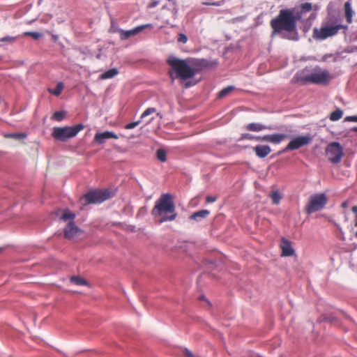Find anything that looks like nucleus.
Segmentation results:
<instances>
[{
  "label": "nucleus",
  "mask_w": 357,
  "mask_h": 357,
  "mask_svg": "<svg viewBox=\"0 0 357 357\" xmlns=\"http://www.w3.org/2000/svg\"><path fill=\"white\" fill-rule=\"evenodd\" d=\"M119 29L118 27H116L113 24H112L111 27H110V31L111 32H119Z\"/></svg>",
  "instance_id": "79ce46f5"
},
{
  "label": "nucleus",
  "mask_w": 357,
  "mask_h": 357,
  "mask_svg": "<svg viewBox=\"0 0 357 357\" xmlns=\"http://www.w3.org/2000/svg\"><path fill=\"white\" fill-rule=\"evenodd\" d=\"M312 141V137L307 134L306 135L298 136L293 138L286 146L284 151L296 150L299 148L309 144Z\"/></svg>",
  "instance_id": "9d476101"
},
{
  "label": "nucleus",
  "mask_w": 357,
  "mask_h": 357,
  "mask_svg": "<svg viewBox=\"0 0 357 357\" xmlns=\"http://www.w3.org/2000/svg\"><path fill=\"white\" fill-rule=\"evenodd\" d=\"M118 73H119V71L116 68H111V69L102 73L100 75V78L102 79H111V78H113L114 76H116L118 74Z\"/></svg>",
  "instance_id": "6ab92c4d"
},
{
  "label": "nucleus",
  "mask_w": 357,
  "mask_h": 357,
  "mask_svg": "<svg viewBox=\"0 0 357 357\" xmlns=\"http://www.w3.org/2000/svg\"><path fill=\"white\" fill-rule=\"evenodd\" d=\"M280 248L282 250L281 256L282 257H291L295 254V250L292 248L291 242L284 238L281 240Z\"/></svg>",
  "instance_id": "f8f14e48"
},
{
  "label": "nucleus",
  "mask_w": 357,
  "mask_h": 357,
  "mask_svg": "<svg viewBox=\"0 0 357 357\" xmlns=\"http://www.w3.org/2000/svg\"><path fill=\"white\" fill-rule=\"evenodd\" d=\"M245 129L249 131L259 132L266 129L271 130V128L259 123H251L246 125Z\"/></svg>",
  "instance_id": "f3484780"
},
{
  "label": "nucleus",
  "mask_w": 357,
  "mask_h": 357,
  "mask_svg": "<svg viewBox=\"0 0 357 357\" xmlns=\"http://www.w3.org/2000/svg\"><path fill=\"white\" fill-rule=\"evenodd\" d=\"M299 15L291 9H282L278 15L271 21L273 29L272 37L275 34H282V38L292 40H298L296 21Z\"/></svg>",
  "instance_id": "f257e3e1"
},
{
  "label": "nucleus",
  "mask_w": 357,
  "mask_h": 357,
  "mask_svg": "<svg viewBox=\"0 0 357 357\" xmlns=\"http://www.w3.org/2000/svg\"><path fill=\"white\" fill-rule=\"evenodd\" d=\"M204 4L219 6L221 5V2H214V3H204Z\"/></svg>",
  "instance_id": "c03bdc74"
},
{
  "label": "nucleus",
  "mask_w": 357,
  "mask_h": 357,
  "mask_svg": "<svg viewBox=\"0 0 357 357\" xmlns=\"http://www.w3.org/2000/svg\"><path fill=\"white\" fill-rule=\"evenodd\" d=\"M152 214L159 223L172 221L176 218L175 206L170 195L164 194L160 197L152 210Z\"/></svg>",
  "instance_id": "7ed1b4c3"
},
{
  "label": "nucleus",
  "mask_w": 357,
  "mask_h": 357,
  "mask_svg": "<svg viewBox=\"0 0 357 357\" xmlns=\"http://www.w3.org/2000/svg\"><path fill=\"white\" fill-rule=\"evenodd\" d=\"M15 37L11 36H5L3 38H0L1 42H8V43H13L15 40Z\"/></svg>",
  "instance_id": "72a5a7b5"
},
{
  "label": "nucleus",
  "mask_w": 357,
  "mask_h": 357,
  "mask_svg": "<svg viewBox=\"0 0 357 357\" xmlns=\"http://www.w3.org/2000/svg\"><path fill=\"white\" fill-rule=\"evenodd\" d=\"M270 197L273 204H278L282 199V195L278 190L273 191Z\"/></svg>",
  "instance_id": "393cba45"
},
{
  "label": "nucleus",
  "mask_w": 357,
  "mask_h": 357,
  "mask_svg": "<svg viewBox=\"0 0 357 357\" xmlns=\"http://www.w3.org/2000/svg\"><path fill=\"white\" fill-rule=\"evenodd\" d=\"M110 197L109 190H96L86 193L83 199L86 204H100Z\"/></svg>",
  "instance_id": "1a4fd4ad"
},
{
  "label": "nucleus",
  "mask_w": 357,
  "mask_h": 357,
  "mask_svg": "<svg viewBox=\"0 0 357 357\" xmlns=\"http://www.w3.org/2000/svg\"><path fill=\"white\" fill-rule=\"evenodd\" d=\"M327 197L324 193L316 194L311 196L308 204L306 206V211L310 214L322 209L326 204Z\"/></svg>",
  "instance_id": "6e6552de"
},
{
  "label": "nucleus",
  "mask_w": 357,
  "mask_h": 357,
  "mask_svg": "<svg viewBox=\"0 0 357 357\" xmlns=\"http://www.w3.org/2000/svg\"><path fill=\"white\" fill-rule=\"evenodd\" d=\"M291 10H294L296 15H298L299 19H301L304 14L312 10V4L309 2H305L301 3L299 7L292 8Z\"/></svg>",
  "instance_id": "2eb2a0df"
},
{
  "label": "nucleus",
  "mask_w": 357,
  "mask_h": 357,
  "mask_svg": "<svg viewBox=\"0 0 357 357\" xmlns=\"http://www.w3.org/2000/svg\"><path fill=\"white\" fill-rule=\"evenodd\" d=\"M70 282L78 285V286H89V283L86 280H84L83 278L78 276V275H74L72 276L70 279Z\"/></svg>",
  "instance_id": "aec40b11"
},
{
  "label": "nucleus",
  "mask_w": 357,
  "mask_h": 357,
  "mask_svg": "<svg viewBox=\"0 0 357 357\" xmlns=\"http://www.w3.org/2000/svg\"><path fill=\"white\" fill-rule=\"evenodd\" d=\"M120 38L121 40H126L131 36L134 35V29H130L128 31H124L123 29H119Z\"/></svg>",
  "instance_id": "bb28decb"
},
{
  "label": "nucleus",
  "mask_w": 357,
  "mask_h": 357,
  "mask_svg": "<svg viewBox=\"0 0 357 357\" xmlns=\"http://www.w3.org/2000/svg\"><path fill=\"white\" fill-rule=\"evenodd\" d=\"M234 87L232 86H227L219 92L218 96L219 98H223L229 94L231 91H232Z\"/></svg>",
  "instance_id": "7c9ffc66"
},
{
  "label": "nucleus",
  "mask_w": 357,
  "mask_h": 357,
  "mask_svg": "<svg viewBox=\"0 0 357 357\" xmlns=\"http://www.w3.org/2000/svg\"><path fill=\"white\" fill-rule=\"evenodd\" d=\"M178 41L184 44L188 41V38L184 33H179Z\"/></svg>",
  "instance_id": "f704fd0d"
},
{
  "label": "nucleus",
  "mask_w": 357,
  "mask_h": 357,
  "mask_svg": "<svg viewBox=\"0 0 357 357\" xmlns=\"http://www.w3.org/2000/svg\"><path fill=\"white\" fill-rule=\"evenodd\" d=\"M216 199H217V197H215V196H208V197H206V202H209V203L214 202L216 201Z\"/></svg>",
  "instance_id": "a19ab883"
},
{
  "label": "nucleus",
  "mask_w": 357,
  "mask_h": 357,
  "mask_svg": "<svg viewBox=\"0 0 357 357\" xmlns=\"http://www.w3.org/2000/svg\"><path fill=\"white\" fill-rule=\"evenodd\" d=\"M344 121L357 122V116H348L344 118Z\"/></svg>",
  "instance_id": "ea45409f"
},
{
  "label": "nucleus",
  "mask_w": 357,
  "mask_h": 357,
  "mask_svg": "<svg viewBox=\"0 0 357 357\" xmlns=\"http://www.w3.org/2000/svg\"><path fill=\"white\" fill-rule=\"evenodd\" d=\"M75 218V214L74 213H72L70 211H66L61 217V220H64V221L70 220V221H73Z\"/></svg>",
  "instance_id": "c85d7f7f"
},
{
  "label": "nucleus",
  "mask_w": 357,
  "mask_h": 357,
  "mask_svg": "<svg viewBox=\"0 0 357 357\" xmlns=\"http://www.w3.org/2000/svg\"><path fill=\"white\" fill-rule=\"evenodd\" d=\"M167 62L171 68L169 73L172 81L176 78L185 80L192 77L196 73L195 69L188 65L186 60L172 55L168 57Z\"/></svg>",
  "instance_id": "20e7f679"
},
{
  "label": "nucleus",
  "mask_w": 357,
  "mask_h": 357,
  "mask_svg": "<svg viewBox=\"0 0 357 357\" xmlns=\"http://www.w3.org/2000/svg\"><path fill=\"white\" fill-rule=\"evenodd\" d=\"M326 155L330 162L337 164L344 155L343 148L338 142H331L326 148Z\"/></svg>",
  "instance_id": "0eeeda50"
},
{
  "label": "nucleus",
  "mask_w": 357,
  "mask_h": 357,
  "mask_svg": "<svg viewBox=\"0 0 357 357\" xmlns=\"http://www.w3.org/2000/svg\"><path fill=\"white\" fill-rule=\"evenodd\" d=\"M63 87L64 86L63 82H59L57 83L56 86L54 89H49L48 91L56 96H59L61 93Z\"/></svg>",
  "instance_id": "b1692460"
},
{
  "label": "nucleus",
  "mask_w": 357,
  "mask_h": 357,
  "mask_svg": "<svg viewBox=\"0 0 357 357\" xmlns=\"http://www.w3.org/2000/svg\"><path fill=\"white\" fill-rule=\"evenodd\" d=\"M298 81L303 83H311L319 85H326L332 79L331 73L319 66H310L303 68L296 75Z\"/></svg>",
  "instance_id": "f03ea898"
},
{
  "label": "nucleus",
  "mask_w": 357,
  "mask_h": 357,
  "mask_svg": "<svg viewBox=\"0 0 357 357\" xmlns=\"http://www.w3.org/2000/svg\"><path fill=\"white\" fill-rule=\"evenodd\" d=\"M344 28V26L337 21H327L324 22L320 28L313 29V38L318 40H324L335 36Z\"/></svg>",
  "instance_id": "39448f33"
},
{
  "label": "nucleus",
  "mask_w": 357,
  "mask_h": 357,
  "mask_svg": "<svg viewBox=\"0 0 357 357\" xmlns=\"http://www.w3.org/2000/svg\"><path fill=\"white\" fill-rule=\"evenodd\" d=\"M166 155L167 152L163 149H159L157 150L156 155L157 158L161 161V162H165L166 161Z\"/></svg>",
  "instance_id": "cd10ccee"
},
{
  "label": "nucleus",
  "mask_w": 357,
  "mask_h": 357,
  "mask_svg": "<svg viewBox=\"0 0 357 357\" xmlns=\"http://www.w3.org/2000/svg\"><path fill=\"white\" fill-rule=\"evenodd\" d=\"M253 150L256 155L260 158L266 157L271 152L268 145H257L253 148Z\"/></svg>",
  "instance_id": "dca6fc26"
},
{
  "label": "nucleus",
  "mask_w": 357,
  "mask_h": 357,
  "mask_svg": "<svg viewBox=\"0 0 357 357\" xmlns=\"http://www.w3.org/2000/svg\"><path fill=\"white\" fill-rule=\"evenodd\" d=\"M126 129H132L134 128V121L129 123L126 126Z\"/></svg>",
  "instance_id": "37998d69"
},
{
  "label": "nucleus",
  "mask_w": 357,
  "mask_h": 357,
  "mask_svg": "<svg viewBox=\"0 0 357 357\" xmlns=\"http://www.w3.org/2000/svg\"><path fill=\"white\" fill-rule=\"evenodd\" d=\"M256 137H257L256 136H254V135L248 134V133L243 134V135H242V137H241L242 139H250V140H252V139L256 140Z\"/></svg>",
  "instance_id": "58836bf2"
},
{
  "label": "nucleus",
  "mask_w": 357,
  "mask_h": 357,
  "mask_svg": "<svg viewBox=\"0 0 357 357\" xmlns=\"http://www.w3.org/2000/svg\"><path fill=\"white\" fill-rule=\"evenodd\" d=\"M80 229L75 225L74 221H70L64 229V236L66 238H73Z\"/></svg>",
  "instance_id": "ddd939ff"
},
{
  "label": "nucleus",
  "mask_w": 357,
  "mask_h": 357,
  "mask_svg": "<svg viewBox=\"0 0 357 357\" xmlns=\"http://www.w3.org/2000/svg\"><path fill=\"white\" fill-rule=\"evenodd\" d=\"M151 26V24H147L136 26L135 27V34L141 32L146 27Z\"/></svg>",
  "instance_id": "4c0bfd02"
},
{
  "label": "nucleus",
  "mask_w": 357,
  "mask_h": 357,
  "mask_svg": "<svg viewBox=\"0 0 357 357\" xmlns=\"http://www.w3.org/2000/svg\"><path fill=\"white\" fill-rule=\"evenodd\" d=\"M343 112L340 109H337L333 112L330 115V119L333 121H336L342 118Z\"/></svg>",
  "instance_id": "a878e982"
},
{
  "label": "nucleus",
  "mask_w": 357,
  "mask_h": 357,
  "mask_svg": "<svg viewBox=\"0 0 357 357\" xmlns=\"http://www.w3.org/2000/svg\"><path fill=\"white\" fill-rule=\"evenodd\" d=\"M209 213H210V212L208 210H201V211L194 213L190 216V219L196 220V221H199L202 219L206 218Z\"/></svg>",
  "instance_id": "a211bd4d"
},
{
  "label": "nucleus",
  "mask_w": 357,
  "mask_h": 357,
  "mask_svg": "<svg viewBox=\"0 0 357 357\" xmlns=\"http://www.w3.org/2000/svg\"><path fill=\"white\" fill-rule=\"evenodd\" d=\"M24 36H31L34 39L37 40L41 36V33L36 31H26L24 33Z\"/></svg>",
  "instance_id": "2f4dec72"
},
{
  "label": "nucleus",
  "mask_w": 357,
  "mask_h": 357,
  "mask_svg": "<svg viewBox=\"0 0 357 357\" xmlns=\"http://www.w3.org/2000/svg\"><path fill=\"white\" fill-rule=\"evenodd\" d=\"M331 56H332V55H331V54H326V55H324V56L322 57L321 61H327L328 58V57H331Z\"/></svg>",
  "instance_id": "a18cd8bd"
},
{
  "label": "nucleus",
  "mask_w": 357,
  "mask_h": 357,
  "mask_svg": "<svg viewBox=\"0 0 357 357\" xmlns=\"http://www.w3.org/2000/svg\"><path fill=\"white\" fill-rule=\"evenodd\" d=\"M155 110L154 108H148L141 115L140 120L135 121V127L138 126L140 123L149 124L153 119V116H152V114L155 113Z\"/></svg>",
  "instance_id": "4468645a"
},
{
  "label": "nucleus",
  "mask_w": 357,
  "mask_h": 357,
  "mask_svg": "<svg viewBox=\"0 0 357 357\" xmlns=\"http://www.w3.org/2000/svg\"><path fill=\"white\" fill-rule=\"evenodd\" d=\"M353 130L357 132V127L354 128Z\"/></svg>",
  "instance_id": "8fccbe9b"
},
{
  "label": "nucleus",
  "mask_w": 357,
  "mask_h": 357,
  "mask_svg": "<svg viewBox=\"0 0 357 357\" xmlns=\"http://www.w3.org/2000/svg\"><path fill=\"white\" fill-rule=\"evenodd\" d=\"M183 354L185 357H199L198 356L194 354L191 351H190L188 349H184L183 350Z\"/></svg>",
  "instance_id": "c9c22d12"
},
{
  "label": "nucleus",
  "mask_w": 357,
  "mask_h": 357,
  "mask_svg": "<svg viewBox=\"0 0 357 357\" xmlns=\"http://www.w3.org/2000/svg\"><path fill=\"white\" fill-rule=\"evenodd\" d=\"M153 2L150 4V7H155L158 4V1H155L154 0H152Z\"/></svg>",
  "instance_id": "49530a36"
},
{
  "label": "nucleus",
  "mask_w": 357,
  "mask_h": 357,
  "mask_svg": "<svg viewBox=\"0 0 357 357\" xmlns=\"http://www.w3.org/2000/svg\"><path fill=\"white\" fill-rule=\"evenodd\" d=\"M333 61L334 62H336V61H337V57H334V58H333Z\"/></svg>",
  "instance_id": "09e8293b"
},
{
  "label": "nucleus",
  "mask_w": 357,
  "mask_h": 357,
  "mask_svg": "<svg viewBox=\"0 0 357 357\" xmlns=\"http://www.w3.org/2000/svg\"><path fill=\"white\" fill-rule=\"evenodd\" d=\"M271 135H266L263 137L257 136V137H256V140L271 142Z\"/></svg>",
  "instance_id": "473e14b6"
},
{
  "label": "nucleus",
  "mask_w": 357,
  "mask_h": 357,
  "mask_svg": "<svg viewBox=\"0 0 357 357\" xmlns=\"http://www.w3.org/2000/svg\"><path fill=\"white\" fill-rule=\"evenodd\" d=\"M344 13H345V17L347 18V21L349 23L351 22L352 17H353V10L351 6V3L349 1H347L344 3Z\"/></svg>",
  "instance_id": "4be33fe9"
},
{
  "label": "nucleus",
  "mask_w": 357,
  "mask_h": 357,
  "mask_svg": "<svg viewBox=\"0 0 357 357\" xmlns=\"http://www.w3.org/2000/svg\"><path fill=\"white\" fill-rule=\"evenodd\" d=\"M3 137L6 138L23 139L26 138L27 135L25 132H6L3 134Z\"/></svg>",
  "instance_id": "412c9836"
},
{
  "label": "nucleus",
  "mask_w": 357,
  "mask_h": 357,
  "mask_svg": "<svg viewBox=\"0 0 357 357\" xmlns=\"http://www.w3.org/2000/svg\"><path fill=\"white\" fill-rule=\"evenodd\" d=\"M66 115L64 111L55 112L53 114V119L57 121H61Z\"/></svg>",
  "instance_id": "c756f323"
},
{
  "label": "nucleus",
  "mask_w": 357,
  "mask_h": 357,
  "mask_svg": "<svg viewBox=\"0 0 357 357\" xmlns=\"http://www.w3.org/2000/svg\"><path fill=\"white\" fill-rule=\"evenodd\" d=\"M351 211L353 213H354L356 214L354 226L356 227H357V206H353L351 208ZM355 236L357 238V230H356Z\"/></svg>",
  "instance_id": "e433bc0d"
},
{
  "label": "nucleus",
  "mask_w": 357,
  "mask_h": 357,
  "mask_svg": "<svg viewBox=\"0 0 357 357\" xmlns=\"http://www.w3.org/2000/svg\"><path fill=\"white\" fill-rule=\"evenodd\" d=\"M190 86H191V84L190 82H187L185 83V86L186 88L190 87Z\"/></svg>",
  "instance_id": "de8ad7c7"
},
{
  "label": "nucleus",
  "mask_w": 357,
  "mask_h": 357,
  "mask_svg": "<svg viewBox=\"0 0 357 357\" xmlns=\"http://www.w3.org/2000/svg\"><path fill=\"white\" fill-rule=\"evenodd\" d=\"M84 129L82 123L74 126L55 127L53 129L52 137L61 142H66L69 138L75 137L79 132Z\"/></svg>",
  "instance_id": "423d86ee"
},
{
  "label": "nucleus",
  "mask_w": 357,
  "mask_h": 357,
  "mask_svg": "<svg viewBox=\"0 0 357 357\" xmlns=\"http://www.w3.org/2000/svg\"><path fill=\"white\" fill-rule=\"evenodd\" d=\"M287 137H288V135L286 134H280V133L273 134V135H271V143L279 144L284 139H287Z\"/></svg>",
  "instance_id": "5701e85b"
},
{
  "label": "nucleus",
  "mask_w": 357,
  "mask_h": 357,
  "mask_svg": "<svg viewBox=\"0 0 357 357\" xmlns=\"http://www.w3.org/2000/svg\"><path fill=\"white\" fill-rule=\"evenodd\" d=\"M111 138L118 139L119 137L116 134L111 131L97 132L94 136V140L100 144H104L106 140Z\"/></svg>",
  "instance_id": "9b49d317"
}]
</instances>
